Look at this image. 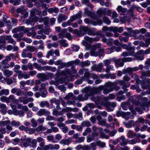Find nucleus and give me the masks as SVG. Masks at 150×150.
<instances>
[{
    "instance_id": "51",
    "label": "nucleus",
    "mask_w": 150,
    "mask_h": 150,
    "mask_svg": "<svg viewBox=\"0 0 150 150\" xmlns=\"http://www.w3.org/2000/svg\"><path fill=\"white\" fill-rule=\"evenodd\" d=\"M10 123V121L9 120L5 121H0V126H4L5 125L9 124Z\"/></svg>"
},
{
    "instance_id": "38",
    "label": "nucleus",
    "mask_w": 150,
    "mask_h": 150,
    "mask_svg": "<svg viewBox=\"0 0 150 150\" xmlns=\"http://www.w3.org/2000/svg\"><path fill=\"white\" fill-rule=\"evenodd\" d=\"M5 39L6 40H8V42L9 43L13 45H15L16 43V42L13 40L11 36H6L5 37Z\"/></svg>"
},
{
    "instance_id": "44",
    "label": "nucleus",
    "mask_w": 150,
    "mask_h": 150,
    "mask_svg": "<svg viewBox=\"0 0 150 150\" xmlns=\"http://www.w3.org/2000/svg\"><path fill=\"white\" fill-rule=\"evenodd\" d=\"M40 105L41 108H43L45 106L49 107V103L47 101L41 102Z\"/></svg>"
},
{
    "instance_id": "33",
    "label": "nucleus",
    "mask_w": 150,
    "mask_h": 150,
    "mask_svg": "<svg viewBox=\"0 0 150 150\" xmlns=\"http://www.w3.org/2000/svg\"><path fill=\"white\" fill-rule=\"evenodd\" d=\"M91 74L89 72L86 71L84 74V76L81 78L83 80H88L90 78Z\"/></svg>"
},
{
    "instance_id": "49",
    "label": "nucleus",
    "mask_w": 150,
    "mask_h": 150,
    "mask_svg": "<svg viewBox=\"0 0 150 150\" xmlns=\"http://www.w3.org/2000/svg\"><path fill=\"white\" fill-rule=\"evenodd\" d=\"M81 125L83 127H89L91 126V125L88 121H84L82 122Z\"/></svg>"
},
{
    "instance_id": "11",
    "label": "nucleus",
    "mask_w": 150,
    "mask_h": 150,
    "mask_svg": "<svg viewBox=\"0 0 150 150\" xmlns=\"http://www.w3.org/2000/svg\"><path fill=\"white\" fill-rule=\"evenodd\" d=\"M89 96V95L88 93L85 94L84 96L82 94H79L77 98H76L74 99L78 100L79 101H83L87 100Z\"/></svg>"
},
{
    "instance_id": "53",
    "label": "nucleus",
    "mask_w": 150,
    "mask_h": 150,
    "mask_svg": "<svg viewBox=\"0 0 150 150\" xmlns=\"http://www.w3.org/2000/svg\"><path fill=\"white\" fill-rule=\"evenodd\" d=\"M85 40L87 42L90 43H92L93 42V38H90L87 36H86L84 37Z\"/></svg>"
},
{
    "instance_id": "55",
    "label": "nucleus",
    "mask_w": 150,
    "mask_h": 150,
    "mask_svg": "<svg viewBox=\"0 0 150 150\" xmlns=\"http://www.w3.org/2000/svg\"><path fill=\"white\" fill-rule=\"evenodd\" d=\"M31 126L34 127H35L38 125L37 122L36 120L33 118H32L31 120Z\"/></svg>"
},
{
    "instance_id": "62",
    "label": "nucleus",
    "mask_w": 150,
    "mask_h": 150,
    "mask_svg": "<svg viewBox=\"0 0 150 150\" xmlns=\"http://www.w3.org/2000/svg\"><path fill=\"white\" fill-rule=\"evenodd\" d=\"M138 142L137 139H133L129 140L128 139L129 144H134L137 143Z\"/></svg>"
},
{
    "instance_id": "56",
    "label": "nucleus",
    "mask_w": 150,
    "mask_h": 150,
    "mask_svg": "<svg viewBox=\"0 0 150 150\" xmlns=\"http://www.w3.org/2000/svg\"><path fill=\"white\" fill-rule=\"evenodd\" d=\"M129 143L128 139H125L124 140L121 141L120 144L122 146H124Z\"/></svg>"
},
{
    "instance_id": "3",
    "label": "nucleus",
    "mask_w": 150,
    "mask_h": 150,
    "mask_svg": "<svg viewBox=\"0 0 150 150\" xmlns=\"http://www.w3.org/2000/svg\"><path fill=\"white\" fill-rule=\"evenodd\" d=\"M105 88L102 85L93 88L86 87L84 89V91L86 93H88L89 96H91L94 94L100 93L102 90H104Z\"/></svg>"
},
{
    "instance_id": "64",
    "label": "nucleus",
    "mask_w": 150,
    "mask_h": 150,
    "mask_svg": "<svg viewBox=\"0 0 150 150\" xmlns=\"http://www.w3.org/2000/svg\"><path fill=\"white\" fill-rule=\"evenodd\" d=\"M71 48L73 51L75 52L78 51L80 49V47L79 46L75 45H73Z\"/></svg>"
},
{
    "instance_id": "48",
    "label": "nucleus",
    "mask_w": 150,
    "mask_h": 150,
    "mask_svg": "<svg viewBox=\"0 0 150 150\" xmlns=\"http://www.w3.org/2000/svg\"><path fill=\"white\" fill-rule=\"evenodd\" d=\"M62 138V136L60 134H57L55 136L54 143L57 142L58 141L61 139Z\"/></svg>"
},
{
    "instance_id": "5",
    "label": "nucleus",
    "mask_w": 150,
    "mask_h": 150,
    "mask_svg": "<svg viewBox=\"0 0 150 150\" xmlns=\"http://www.w3.org/2000/svg\"><path fill=\"white\" fill-rule=\"evenodd\" d=\"M30 139L27 138L25 136L22 137L19 139V145L22 147H26L29 146Z\"/></svg>"
},
{
    "instance_id": "60",
    "label": "nucleus",
    "mask_w": 150,
    "mask_h": 150,
    "mask_svg": "<svg viewBox=\"0 0 150 150\" xmlns=\"http://www.w3.org/2000/svg\"><path fill=\"white\" fill-rule=\"evenodd\" d=\"M64 70L62 71L61 72L58 71L56 74V76H65V71Z\"/></svg>"
},
{
    "instance_id": "29",
    "label": "nucleus",
    "mask_w": 150,
    "mask_h": 150,
    "mask_svg": "<svg viewBox=\"0 0 150 150\" xmlns=\"http://www.w3.org/2000/svg\"><path fill=\"white\" fill-rule=\"evenodd\" d=\"M72 139L71 138H69L67 139H62L60 141V144L64 145H68L71 142Z\"/></svg>"
},
{
    "instance_id": "30",
    "label": "nucleus",
    "mask_w": 150,
    "mask_h": 150,
    "mask_svg": "<svg viewBox=\"0 0 150 150\" xmlns=\"http://www.w3.org/2000/svg\"><path fill=\"white\" fill-rule=\"evenodd\" d=\"M96 29L92 28H88L87 34L89 35L94 36L96 35Z\"/></svg>"
},
{
    "instance_id": "9",
    "label": "nucleus",
    "mask_w": 150,
    "mask_h": 150,
    "mask_svg": "<svg viewBox=\"0 0 150 150\" xmlns=\"http://www.w3.org/2000/svg\"><path fill=\"white\" fill-rule=\"evenodd\" d=\"M148 100L147 98L144 97L143 98V101L140 103V105L142 108L144 110H145V107L148 108L150 106V100L149 101L147 102Z\"/></svg>"
},
{
    "instance_id": "36",
    "label": "nucleus",
    "mask_w": 150,
    "mask_h": 150,
    "mask_svg": "<svg viewBox=\"0 0 150 150\" xmlns=\"http://www.w3.org/2000/svg\"><path fill=\"white\" fill-rule=\"evenodd\" d=\"M47 11L50 13H52L53 12L55 13H57L59 11V9L57 7H54L48 9Z\"/></svg>"
},
{
    "instance_id": "37",
    "label": "nucleus",
    "mask_w": 150,
    "mask_h": 150,
    "mask_svg": "<svg viewBox=\"0 0 150 150\" xmlns=\"http://www.w3.org/2000/svg\"><path fill=\"white\" fill-rule=\"evenodd\" d=\"M103 105L105 107H110L113 108H114L116 106V104L115 102H106Z\"/></svg>"
},
{
    "instance_id": "34",
    "label": "nucleus",
    "mask_w": 150,
    "mask_h": 150,
    "mask_svg": "<svg viewBox=\"0 0 150 150\" xmlns=\"http://www.w3.org/2000/svg\"><path fill=\"white\" fill-rule=\"evenodd\" d=\"M37 141L35 139H33L31 141L30 139V142L29 144V146L32 147L33 148H35L37 146Z\"/></svg>"
},
{
    "instance_id": "16",
    "label": "nucleus",
    "mask_w": 150,
    "mask_h": 150,
    "mask_svg": "<svg viewBox=\"0 0 150 150\" xmlns=\"http://www.w3.org/2000/svg\"><path fill=\"white\" fill-rule=\"evenodd\" d=\"M88 28L86 26H80L79 27V31L81 32L80 35H78L79 36H83L86 34L88 30Z\"/></svg>"
},
{
    "instance_id": "23",
    "label": "nucleus",
    "mask_w": 150,
    "mask_h": 150,
    "mask_svg": "<svg viewBox=\"0 0 150 150\" xmlns=\"http://www.w3.org/2000/svg\"><path fill=\"white\" fill-rule=\"evenodd\" d=\"M22 56L23 57H28L29 58H31L32 57V54L31 52H27V50L23 49V52L21 54Z\"/></svg>"
},
{
    "instance_id": "10",
    "label": "nucleus",
    "mask_w": 150,
    "mask_h": 150,
    "mask_svg": "<svg viewBox=\"0 0 150 150\" xmlns=\"http://www.w3.org/2000/svg\"><path fill=\"white\" fill-rule=\"evenodd\" d=\"M144 51L143 50H141L138 51L136 54H134V55L136 59L137 60H142L144 59Z\"/></svg>"
},
{
    "instance_id": "27",
    "label": "nucleus",
    "mask_w": 150,
    "mask_h": 150,
    "mask_svg": "<svg viewBox=\"0 0 150 150\" xmlns=\"http://www.w3.org/2000/svg\"><path fill=\"white\" fill-rule=\"evenodd\" d=\"M106 13V10L105 8H101L99 9L96 12V13L100 16L102 15H105Z\"/></svg>"
},
{
    "instance_id": "54",
    "label": "nucleus",
    "mask_w": 150,
    "mask_h": 150,
    "mask_svg": "<svg viewBox=\"0 0 150 150\" xmlns=\"http://www.w3.org/2000/svg\"><path fill=\"white\" fill-rule=\"evenodd\" d=\"M85 40L87 42L90 43H92L93 42V38H90L87 36H86L84 37Z\"/></svg>"
},
{
    "instance_id": "35",
    "label": "nucleus",
    "mask_w": 150,
    "mask_h": 150,
    "mask_svg": "<svg viewBox=\"0 0 150 150\" xmlns=\"http://www.w3.org/2000/svg\"><path fill=\"white\" fill-rule=\"evenodd\" d=\"M136 133L129 130L128 131L127 134V137L129 138H133L135 137Z\"/></svg>"
},
{
    "instance_id": "43",
    "label": "nucleus",
    "mask_w": 150,
    "mask_h": 150,
    "mask_svg": "<svg viewBox=\"0 0 150 150\" xmlns=\"http://www.w3.org/2000/svg\"><path fill=\"white\" fill-rule=\"evenodd\" d=\"M9 91L8 89H2L0 91V96L4 95H7L9 94Z\"/></svg>"
},
{
    "instance_id": "47",
    "label": "nucleus",
    "mask_w": 150,
    "mask_h": 150,
    "mask_svg": "<svg viewBox=\"0 0 150 150\" xmlns=\"http://www.w3.org/2000/svg\"><path fill=\"white\" fill-rule=\"evenodd\" d=\"M130 85V83L129 82H127L126 83L125 82V84H124L123 86H122V88L124 90L125 92H127L128 90L127 89V88L129 87Z\"/></svg>"
},
{
    "instance_id": "45",
    "label": "nucleus",
    "mask_w": 150,
    "mask_h": 150,
    "mask_svg": "<svg viewBox=\"0 0 150 150\" xmlns=\"http://www.w3.org/2000/svg\"><path fill=\"white\" fill-rule=\"evenodd\" d=\"M119 39L120 41L124 42H127L129 39L128 37H124L122 35L119 36Z\"/></svg>"
},
{
    "instance_id": "28",
    "label": "nucleus",
    "mask_w": 150,
    "mask_h": 150,
    "mask_svg": "<svg viewBox=\"0 0 150 150\" xmlns=\"http://www.w3.org/2000/svg\"><path fill=\"white\" fill-rule=\"evenodd\" d=\"M68 30L70 33H72L74 34L78 35L81 34V32L79 31L77 29L74 30L72 28L70 27H69L67 28Z\"/></svg>"
},
{
    "instance_id": "46",
    "label": "nucleus",
    "mask_w": 150,
    "mask_h": 150,
    "mask_svg": "<svg viewBox=\"0 0 150 150\" xmlns=\"http://www.w3.org/2000/svg\"><path fill=\"white\" fill-rule=\"evenodd\" d=\"M96 146H98L101 148H103L105 146V143L101 142L100 141L96 142Z\"/></svg>"
},
{
    "instance_id": "20",
    "label": "nucleus",
    "mask_w": 150,
    "mask_h": 150,
    "mask_svg": "<svg viewBox=\"0 0 150 150\" xmlns=\"http://www.w3.org/2000/svg\"><path fill=\"white\" fill-rule=\"evenodd\" d=\"M68 18L67 16L62 13L59 14L57 18V21L59 23H61L63 21L67 20Z\"/></svg>"
},
{
    "instance_id": "17",
    "label": "nucleus",
    "mask_w": 150,
    "mask_h": 150,
    "mask_svg": "<svg viewBox=\"0 0 150 150\" xmlns=\"http://www.w3.org/2000/svg\"><path fill=\"white\" fill-rule=\"evenodd\" d=\"M107 50H108V53H110L113 52L114 50H115L117 52H119L121 50L122 48L120 46L116 47L113 46L110 48H108Z\"/></svg>"
},
{
    "instance_id": "2",
    "label": "nucleus",
    "mask_w": 150,
    "mask_h": 150,
    "mask_svg": "<svg viewBox=\"0 0 150 150\" xmlns=\"http://www.w3.org/2000/svg\"><path fill=\"white\" fill-rule=\"evenodd\" d=\"M115 83L109 82L105 84V86L103 91V93L106 94L110 92H112L115 90L116 91L119 90L120 87L118 86H116Z\"/></svg>"
},
{
    "instance_id": "14",
    "label": "nucleus",
    "mask_w": 150,
    "mask_h": 150,
    "mask_svg": "<svg viewBox=\"0 0 150 150\" xmlns=\"http://www.w3.org/2000/svg\"><path fill=\"white\" fill-rule=\"evenodd\" d=\"M117 27H108L107 26H104L102 28V30L104 32L105 31H112L114 33L117 32Z\"/></svg>"
},
{
    "instance_id": "26",
    "label": "nucleus",
    "mask_w": 150,
    "mask_h": 150,
    "mask_svg": "<svg viewBox=\"0 0 150 150\" xmlns=\"http://www.w3.org/2000/svg\"><path fill=\"white\" fill-rule=\"evenodd\" d=\"M8 103L13 102V103H17L18 102V99L15 98V96L13 95H11L8 98Z\"/></svg>"
},
{
    "instance_id": "41",
    "label": "nucleus",
    "mask_w": 150,
    "mask_h": 150,
    "mask_svg": "<svg viewBox=\"0 0 150 150\" xmlns=\"http://www.w3.org/2000/svg\"><path fill=\"white\" fill-rule=\"evenodd\" d=\"M117 10L119 13H125L127 11V9L123 8L122 6H119L117 8Z\"/></svg>"
},
{
    "instance_id": "19",
    "label": "nucleus",
    "mask_w": 150,
    "mask_h": 150,
    "mask_svg": "<svg viewBox=\"0 0 150 150\" xmlns=\"http://www.w3.org/2000/svg\"><path fill=\"white\" fill-rule=\"evenodd\" d=\"M54 64L57 66H59L58 68L59 69H62L65 67V63L63 62L62 60H58L54 62Z\"/></svg>"
},
{
    "instance_id": "24",
    "label": "nucleus",
    "mask_w": 150,
    "mask_h": 150,
    "mask_svg": "<svg viewBox=\"0 0 150 150\" xmlns=\"http://www.w3.org/2000/svg\"><path fill=\"white\" fill-rule=\"evenodd\" d=\"M101 99V97L99 96H97L96 97L93 96L91 98V100L93 101H94L96 105L99 104Z\"/></svg>"
},
{
    "instance_id": "21",
    "label": "nucleus",
    "mask_w": 150,
    "mask_h": 150,
    "mask_svg": "<svg viewBox=\"0 0 150 150\" xmlns=\"http://www.w3.org/2000/svg\"><path fill=\"white\" fill-rule=\"evenodd\" d=\"M81 12H79L76 14L71 16L70 18L71 20L73 22L75 21L76 19H79L81 18Z\"/></svg>"
},
{
    "instance_id": "50",
    "label": "nucleus",
    "mask_w": 150,
    "mask_h": 150,
    "mask_svg": "<svg viewBox=\"0 0 150 150\" xmlns=\"http://www.w3.org/2000/svg\"><path fill=\"white\" fill-rule=\"evenodd\" d=\"M48 85V83H42L41 85V88H40V92H42V91L46 90L45 89V87L46 85Z\"/></svg>"
},
{
    "instance_id": "25",
    "label": "nucleus",
    "mask_w": 150,
    "mask_h": 150,
    "mask_svg": "<svg viewBox=\"0 0 150 150\" xmlns=\"http://www.w3.org/2000/svg\"><path fill=\"white\" fill-rule=\"evenodd\" d=\"M136 95L132 96H131L129 98V100L130 101L133 103V104H135L136 105H139L140 103L141 102H140V103H139L138 101L137 100V98L136 97Z\"/></svg>"
},
{
    "instance_id": "59",
    "label": "nucleus",
    "mask_w": 150,
    "mask_h": 150,
    "mask_svg": "<svg viewBox=\"0 0 150 150\" xmlns=\"http://www.w3.org/2000/svg\"><path fill=\"white\" fill-rule=\"evenodd\" d=\"M54 51L53 49L47 52V54L46 55V57L49 58L50 56H52L53 54Z\"/></svg>"
},
{
    "instance_id": "7",
    "label": "nucleus",
    "mask_w": 150,
    "mask_h": 150,
    "mask_svg": "<svg viewBox=\"0 0 150 150\" xmlns=\"http://www.w3.org/2000/svg\"><path fill=\"white\" fill-rule=\"evenodd\" d=\"M122 47L124 49H126L128 51H131V55H134L135 48L133 46H131V43H129L128 45L126 44H123L122 45Z\"/></svg>"
},
{
    "instance_id": "6",
    "label": "nucleus",
    "mask_w": 150,
    "mask_h": 150,
    "mask_svg": "<svg viewBox=\"0 0 150 150\" xmlns=\"http://www.w3.org/2000/svg\"><path fill=\"white\" fill-rule=\"evenodd\" d=\"M38 76L40 79L42 81H45L49 77L50 79H51L54 77V74L51 73H48L47 75H45L43 73H39L38 74Z\"/></svg>"
},
{
    "instance_id": "13",
    "label": "nucleus",
    "mask_w": 150,
    "mask_h": 150,
    "mask_svg": "<svg viewBox=\"0 0 150 150\" xmlns=\"http://www.w3.org/2000/svg\"><path fill=\"white\" fill-rule=\"evenodd\" d=\"M34 100L32 98H27L26 97H19V101L23 103L24 104H26L28 103V102H33Z\"/></svg>"
},
{
    "instance_id": "18",
    "label": "nucleus",
    "mask_w": 150,
    "mask_h": 150,
    "mask_svg": "<svg viewBox=\"0 0 150 150\" xmlns=\"http://www.w3.org/2000/svg\"><path fill=\"white\" fill-rule=\"evenodd\" d=\"M33 93L30 91L28 92H26L25 91H22L19 90V97L22 96L23 95L24 97L27 96L31 97L33 96Z\"/></svg>"
},
{
    "instance_id": "40",
    "label": "nucleus",
    "mask_w": 150,
    "mask_h": 150,
    "mask_svg": "<svg viewBox=\"0 0 150 150\" xmlns=\"http://www.w3.org/2000/svg\"><path fill=\"white\" fill-rule=\"evenodd\" d=\"M101 44L100 43L96 44L93 45L91 47V51H95L97 49H99L101 48Z\"/></svg>"
},
{
    "instance_id": "63",
    "label": "nucleus",
    "mask_w": 150,
    "mask_h": 150,
    "mask_svg": "<svg viewBox=\"0 0 150 150\" xmlns=\"http://www.w3.org/2000/svg\"><path fill=\"white\" fill-rule=\"evenodd\" d=\"M116 84H119L120 85L123 86L124 84H125V81L123 80H118L116 81L115 82Z\"/></svg>"
},
{
    "instance_id": "52",
    "label": "nucleus",
    "mask_w": 150,
    "mask_h": 150,
    "mask_svg": "<svg viewBox=\"0 0 150 150\" xmlns=\"http://www.w3.org/2000/svg\"><path fill=\"white\" fill-rule=\"evenodd\" d=\"M89 148H90V150H95L96 149V142L95 143H92L88 145Z\"/></svg>"
},
{
    "instance_id": "1",
    "label": "nucleus",
    "mask_w": 150,
    "mask_h": 150,
    "mask_svg": "<svg viewBox=\"0 0 150 150\" xmlns=\"http://www.w3.org/2000/svg\"><path fill=\"white\" fill-rule=\"evenodd\" d=\"M84 13L88 16H90L91 18V19L86 18L84 19V22L86 23L94 26L100 25L103 24L102 20L98 18V16L96 15L94 12L88 10L87 8H85Z\"/></svg>"
},
{
    "instance_id": "31",
    "label": "nucleus",
    "mask_w": 150,
    "mask_h": 150,
    "mask_svg": "<svg viewBox=\"0 0 150 150\" xmlns=\"http://www.w3.org/2000/svg\"><path fill=\"white\" fill-rule=\"evenodd\" d=\"M146 76L150 77V70H148L142 73L141 78L142 79L145 78Z\"/></svg>"
},
{
    "instance_id": "22",
    "label": "nucleus",
    "mask_w": 150,
    "mask_h": 150,
    "mask_svg": "<svg viewBox=\"0 0 150 150\" xmlns=\"http://www.w3.org/2000/svg\"><path fill=\"white\" fill-rule=\"evenodd\" d=\"M102 41L104 43H106L108 46H111L113 44V39L112 38H110L107 39L106 38H104L102 39Z\"/></svg>"
},
{
    "instance_id": "61",
    "label": "nucleus",
    "mask_w": 150,
    "mask_h": 150,
    "mask_svg": "<svg viewBox=\"0 0 150 150\" xmlns=\"http://www.w3.org/2000/svg\"><path fill=\"white\" fill-rule=\"evenodd\" d=\"M36 49V48L33 46H29L27 47V50L31 52H34Z\"/></svg>"
},
{
    "instance_id": "8",
    "label": "nucleus",
    "mask_w": 150,
    "mask_h": 150,
    "mask_svg": "<svg viewBox=\"0 0 150 150\" xmlns=\"http://www.w3.org/2000/svg\"><path fill=\"white\" fill-rule=\"evenodd\" d=\"M90 54L92 56H99L100 57L104 55V52L103 49L101 48L99 49L98 52L94 51H91Z\"/></svg>"
},
{
    "instance_id": "15",
    "label": "nucleus",
    "mask_w": 150,
    "mask_h": 150,
    "mask_svg": "<svg viewBox=\"0 0 150 150\" xmlns=\"http://www.w3.org/2000/svg\"><path fill=\"white\" fill-rule=\"evenodd\" d=\"M103 63H101L98 65H94L92 67V69L93 70L96 71L98 72H100L103 67Z\"/></svg>"
},
{
    "instance_id": "4",
    "label": "nucleus",
    "mask_w": 150,
    "mask_h": 150,
    "mask_svg": "<svg viewBox=\"0 0 150 150\" xmlns=\"http://www.w3.org/2000/svg\"><path fill=\"white\" fill-rule=\"evenodd\" d=\"M45 142L42 141V142L40 143L39 144L40 146L43 148V150H57L60 148V146L58 144L53 145L52 144H49L45 145Z\"/></svg>"
},
{
    "instance_id": "39",
    "label": "nucleus",
    "mask_w": 150,
    "mask_h": 150,
    "mask_svg": "<svg viewBox=\"0 0 150 150\" xmlns=\"http://www.w3.org/2000/svg\"><path fill=\"white\" fill-rule=\"evenodd\" d=\"M52 114L54 116H57L62 115L63 113L62 112H59L56 108H54L53 110Z\"/></svg>"
},
{
    "instance_id": "32",
    "label": "nucleus",
    "mask_w": 150,
    "mask_h": 150,
    "mask_svg": "<svg viewBox=\"0 0 150 150\" xmlns=\"http://www.w3.org/2000/svg\"><path fill=\"white\" fill-rule=\"evenodd\" d=\"M3 74L4 76L7 77H10L13 74V72L8 69H6L3 71Z\"/></svg>"
},
{
    "instance_id": "12",
    "label": "nucleus",
    "mask_w": 150,
    "mask_h": 150,
    "mask_svg": "<svg viewBox=\"0 0 150 150\" xmlns=\"http://www.w3.org/2000/svg\"><path fill=\"white\" fill-rule=\"evenodd\" d=\"M50 114L49 111L44 109L42 108L37 112L36 115L39 116H41L43 115H49Z\"/></svg>"
},
{
    "instance_id": "42",
    "label": "nucleus",
    "mask_w": 150,
    "mask_h": 150,
    "mask_svg": "<svg viewBox=\"0 0 150 150\" xmlns=\"http://www.w3.org/2000/svg\"><path fill=\"white\" fill-rule=\"evenodd\" d=\"M103 21L104 23L108 25H109L111 23V21L109 19L105 16H104L103 18Z\"/></svg>"
},
{
    "instance_id": "57",
    "label": "nucleus",
    "mask_w": 150,
    "mask_h": 150,
    "mask_svg": "<svg viewBox=\"0 0 150 150\" xmlns=\"http://www.w3.org/2000/svg\"><path fill=\"white\" fill-rule=\"evenodd\" d=\"M135 137L139 139H144L146 137V136L145 134H141L139 133H136Z\"/></svg>"
},
{
    "instance_id": "58",
    "label": "nucleus",
    "mask_w": 150,
    "mask_h": 150,
    "mask_svg": "<svg viewBox=\"0 0 150 150\" xmlns=\"http://www.w3.org/2000/svg\"><path fill=\"white\" fill-rule=\"evenodd\" d=\"M45 129V128L42 125L38 126L36 129V131L38 132L41 131H44Z\"/></svg>"
}]
</instances>
